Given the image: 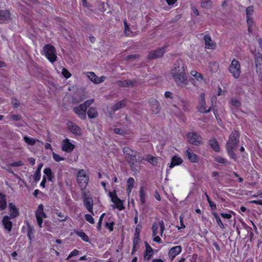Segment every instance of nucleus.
<instances>
[{
  "instance_id": "f257e3e1",
  "label": "nucleus",
  "mask_w": 262,
  "mask_h": 262,
  "mask_svg": "<svg viewBox=\"0 0 262 262\" xmlns=\"http://www.w3.org/2000/svg\"><path fill=\"white\" fill-rule=\"evenodd\" d=\"M187 67L181 59L177 60L171 70V75L177 85L185 87L188 84L186 74Z\"/></svg>"
},
{
  "instance_id": "f03ea898",
  "label": "nucleus",
  "mask_w": 262,
  "mask_h": 262,
  "mask_svg": "<svg viewBox=\"0 0 262 262\" xmlns=\"http://www.w3.org/2000/svg\"><path fill=\"white\" fill-rule=\"evenodd\" d=\"M238 133L236 131L232 132L229 137L228 141L226 144V149L229 156L234 159L236 160V156L234 153L238 140Z\"/></svg>"
},
{
  "instance_id": "7ed1b4c3",
  "label": "nucleus",
  "mask_w": 262,
  "mask_h": 262,
  "mask_svg": "<svg viewBox=\"0 0 262 262\" xmlns=\"http://www.w3.org/2000/svg\"><path fill=\"white\" fill-rule=\"evenodd\" d=\"M76 179L79 186L82 191L85 189L89 182V176L87 174L84 169H79L76 176Z\"/></svg>"
},
{
  "instance_id": "20e7f679",
  "label": "nucleus",
  "mask_w": 262,
  "mask_h": 262,
  "mask_svg": "<svg viewBox=\"0 0 262 262\" xmlns=\"http://www.w3.org/2000/svg\"><path fill=\"white\" fill-rule=\"evenodd\" d=\"M41 54L44 55L51 62L53 63L57 59L55 49L54 47L51 45L48 44L45 45L43 48Z\"/></svg>"
},
{
  "instance_id": "39448f33",
  "label": "nucleus",
  "mask_w": 262,
  "mask_h": 262,
  "mask_svg": "<svg viewBox=\"0 0 262 262\" xmlns=\"http://www.w3.org/2000/svg\"><path fill=\"white\" fill-rule=\"evenodd\" d=\"M228 70L234 78L238 79L241 73L239 62L236 59H233L228 67Z\"/></svg>"
},
{
  "instance_id": "423d86ee",
  "label": "nucleus",
  "mask_w": 262,
  "mask_h": 262,
  "mask_svg": "<svg viewBox=\"0 0 262 262\" xmlns=\"http://www.w3.org/2000/svg\"><path fill=\"white\" fill-rule=\"evenodd\" d=\"M108 195L111 199V201L114 203V205H112L113 208H117L119 210L124 209V207L123 204V202L117 196L115 190L110 191Z\"/></svg>"
},
{
  "instance_id": "0eeeda50",
  "label": "nucleus",
  "mask_w": 262,
  "mask_h": 262,
  "mask_svg": "<svg viewBox=\"0 0 262 262\" xmlns=\"http://www.w3.org/2000/svg\"><path fill=\"white\" fill-rule=\"evenodd\" d=\"M82 196L83 198V202L84 206L86 208L88 211L94 214L93 206L94 201L90 195H87L85 191H82Z\"/></svg>"
},
{
  "instance_id": "6e6552de",
  "label": "nucleus",
  "mask_w": 262,
  "mask_h": 262,
  "mask_svg": "<svg viewBox=\"0 0 262 262\" xmlns=\"http://www.w3.org/2000/svg\"><path fill=\"white\" fill-rule=\"evenodd\" d=\"M35 217L37 221L38 225L40 228L42 227V224L43 219L47 217V214L45 213L43 210V205L40 204L35 212Z\"/></svg>"
},
{
  "instance_id": "1a4fd4ad",
  "label": "nucleus",
  "mask_w": 262,
  "mask_h": 262,
  "mask_svg": "<svg viewBox=\"0 0 262 262\" xmlns=\"http://www.w3.org/2000/svg\"><path fill=\"white\" fill-rule=\"evenodd\" d=\"M190 75L193 78L192 83L194 86H196V82H198L200 84H204L206 83V79L204 76L201 73L195 70H191L190 72Z\"/></svg>"
},
{
  "instance_id": "9d476101",
  "label": "nucleus",
  "mask_w": 262,
  "mask_h": 262,
  "mask_svg": "<svg viewBox=\"0 0 262 262\" xmlns=\"http://www.w3.org/2000/svg\"><path fill=\"white\" fill-rule=\"evenodd\" d=\"M123 152L126 155V157L129 159V164L131 167H133V165L135 164V158L137 155V152L128 147H124Z\"/></svg>"
},
{
  "instance_id": "9b49d317",
  "label": "nucleus",
  "mask_w": 262,
  "mask_h": 262,
  "mask_svg": "<svg viewBox=\"0 0 262 262\" xmlns=\"http://www.w3.org/2000/svg\"><path fill=\"white\" fill-rule=\"evenodd\" d=\"M198 110L200 112L202 113H207L211 111L210 108L208 109L207 108L205 94L204 93H201L199 95Z\"/></svg>"
},
{
  "instance_id": "f8f14e48",
  "label": "nucleus",
  "mask_w": 262,
  "mask_h": 262,
  "mask_svg": "<svg viewBox=\"0 0 262 262\" xmlns=\"http://www.w3.org/2000/svg\"><path fill=\"white\" fill-rule=\"evenodd\" d=\"M187 139L191 144L198 145L202 143V137L195 132L189 133L187 134Z\"/></svg>"
},
{
  "instance_id": "ddd939ff",
  "label": "nucleus",
  "mask_w": 262,
  "mask_h": 262,
  "mask_svg": "<svg viewBox=\"0 0 262 262\" xmlns=\"http://www.w3.org/2000/svg\"><path fill=\"white\" fill-rule=\"evenodd\" d=\"M86 77L94 83L99 84L103 82L106 79L105 76L98 77L94 72H88L84 73Z\"/></svg>"
},
{
  "instance_id": "4468645a",
  "label": "nucleus",
  "mask_w": 262,
  "mask_h": 262,
  "mask_svg": "<svg viewBox=\"0 0 262 262\" xmlns=\"http://www.w3.org/2000/svg\"><path fill=\"white\" fill-rule=\"evenodd\" d=\"M86 108L82 104L73 108L74 112L78 116L79 118L82 120L86 119Z\"/></svg>"
},
{
  "instance_id": "2eb2a0df",
  "label": "nucleus",
  "mask_w": 262,
  "mask_h": 262,
  "mask_svg": "<svg viewBox=\"0 0 262 262\" xmlns=\"http://www.w3.org/2000/svg\"><path fill=\"white\" fill-rule=\"evenodd\" d=\"M75 148V145L68 138L63 140L61 144V149L67 152H72Z\"/></svg>"
},
{
  "instance_id": "dca6fc26",
  "label": "nucleus",
  "mask_w": 262,
  "mask_h": 262,
  "mask_svg": "<svg viewBox=\"0 0 262 262\" xmlns=\"http://www.w3.org/2000/svg\"><path fill=\"white\" fill-rule=\"evenodd\" d=\"M159 227L160 228V234L162 236L165 230L164 223L163 221L159 222L158 224L154 223L152 226V236H156L158 233Z\"/></svg>"
},
{
  "instance_id": "f3484780",
  "label": "nucleus",
  "mask_w": 262,
  "mask_h": 262,
  "mask_svg": "<svg viewBox=\"0 0 262 262\" xmlns=\"http://www.w3.org/2000/svg\"><path fill=\"white\" fill-rule=\"evenodd\" d=\"M183 162V159L179 156L176 155L172 157L171 162L168 166V169H166V173L168 174L169 170L176 166L181 165Z\"/></svg>"
},
{
  "instance_id": "a211bd4d",
  "label": "nucleus",
  "mask_w": 262,
  "mask_h": 262,
  "mask_svg": "<svg viewBox=\"0 0 262 262\" xmlns=\"http://www.w3.org/2000/svg\"><path fill=\"white\" fill-rule=\"evenodd\" d=\"M255 62L257 74L262 76V55L260 53H257L255 54Z\"/></svg>"
},
{
  "instance_id": "6ab92c4d",
  "label": "nucleus",
  "mask_w": 262,
  "mask_h": 262,
  "mask_svg": "<svg viewBox=\"0 0 262 262\" xmlns=\"http://www.w3.org/2000/svg\"><path fill=\"white\" fill-rule=\"evenodd\" d=\"M185 154L187 158L191 163H195L199 161V157L193 152L191 148H187Z\"/></svg>"
},
{
  "instance_id": "aec40b11",
  "label": "nucleus",
  "mask_w": 262,
  "mask_h": 262,
  "mask_svg": "<svg viewBox=\"0 0 262 262\" xmlns=\"http://www.w3.org/2000/svg\"><path fill=\"white\" fill-rule=\"evenodd\" d=\"M204 40L205 44V48L213 50L216 48V44L208 35H205L204 37Z\"/></svg>"
},
{
  "instance_id": "412c9836",
  "label": "nucleus",
  "mask_w": 262,
  "mask_h": 262,
  "mask_svg": "<svg viewBox=\"0 0 262 262\" xmlns=\"http://www.w3.org/2000/svg\"><path fill=\"white\" fill-rule=\"evenodd\" d=\"M11 219L9 216L5 215L2 220V223L5 230L9 232L11 231L12 227V223L10 221Z\"/></svg>"
},
{
  "instance_id": "4be33fe9",
  "label": "nucleus",
  "mask_w": 262,
  "mask_h": 262,
  "mask_svg": "<svg viewBox=\"0 0 262 262\" xmlns=\"http://www.w3.org/2000/svg\"><path fill=\"white\" fill-rule=\"evenodd\" d=\"M149 104L152 112L157 114L160 112V107L159 102L155 99L151 98L149 100Z\"/></svg>"
},
{
  "instance_id": "5701e85b",
  "label": "nucleus",
  "mask_w": 262,
  "mask_h": 262,
  "mask_svg": "<svg viewBox=\"0 0 262 262\" xmlns=\"http://www.w3.org/2000/svg\"><path fill=\"white\" fill-rule=\"evenodd\" d=\"M164 48H159L150 52L148 57L150 59L157 58L161 57L164 53Z\"/></svg>"
},
{
  "instance_id": "b1692460",
  "label": "nucleus",
  "mask_w": 262,
  "mask_h": 262,
  "mask_svg": "<svg viewBox=\"0 0 262 262\" xmlns=\"http://www.w3.org/2000/svg\"><path fill=\"white\" fill-rule=\"evenodd\" d=\"M136 83V81L132 80H124L117 82V85L121 87H131L135 85Z\"/></svg>"
},
{
  "instance_id": "393cba45",
  "label": "nucleus",
  "mask_w": 262,
  "mask_h": 262,
  "mask_svg": "<svg viewBox=\"0 0 262 262\" xmlns=\"http://www.w3.org/2000/svg\"><path fill=\"white\" fill-rule=\"evenodd\" d=\"M145 248L146 249L144 253V258L145 259L149 260L153 255L154 250L147 243H145Z\"/></svg>"
},
{
  "instance_id": "a878e982",
  "label": "nucleus",
  "mask_w": 262,
  "mask_h": 262,
  "mask_svg": "<svg viewBox=\"0 0 262 262\" xmlns=\"http://www.w3.org/2000/svg\"><path fill=\"white\" fill-rule=\"evenodd\" d=\"M9 208L10 211V216L12 219L16 217L19 213L18 209L16 207L15 205L10 203L9 204Z\"/></svg>"
},
{
  "instance_id": "bb28decb",
  "label": "nucleus",
  "mask_w": 262,
  "mask_h": 262,
  "mask_svg": "<svg viewBox=\"0 0 262 262\" xmlns=\"http://www.w3.org/2000/svg\"><path fill=\"white\" fill-rule=\"evenodd\" d=\"M182 251V248L180 246H177L171 248L169 251V255L172 258L175 257Z\"/></svg>"
},
{
  "instance_id": "cd10ccee",
  "label": "nucleus",
  "mask_w": 262,
  "mask_h": 262,
  "mask_svg": "<svg viewBox=\"0 0 262 262\" xmlns=\"http://www.w3.org/2000/svg\"><path fill=\"white\" fill-rule=\"evenodd\" d=\"M68 128L71 132L76 135L80 134V128L77 125L74 124L73 122L68 123Z\"/></svg>"
},
{
  "instance_id": "c85d7f7f",
  "label": "nucleus",
  "mask_w": 262,
  "mask_h": 262,
  "mask_svg": "<svg viewBox=\"0 0 262 262\" xmlns=\"http://www.w3.org/2000/svg\"><path fill=\"white\" fill-rule=\"evenodd\" d=\"M11 14L8 10H0V20H8L10 19Z\"/></svg>"
},
{
  "instance_id": "c756f323",
  "label": "nucleus",
  "mask_w": 262,
  "mask_h": 262,
  "mask_svg": "<svg viewBox=\"0 0 262 262\" xmlns=\"http://www.w3.org/2000/svg\"><path fill=\"white\" fill-rule=\"evenodd\" d=\"M145 160L154 166H156L158 163V158L150 155H146L145 156Z\"/></svg>"
},
{
  "instance_id": "7c9ffc66",
  "label": "nucleus",
  "mask_w": 262,
  "mask_h": 262,
  "mask_svg": "<svg viewBox=\"0 0 262 262\" xmlns=\"http://www.w3.org/2000/svg\"><path fill=\"white\" fill-rule=\"evenodd\" d=\"M87 114L90 119H93L98 116V113L96 107H91L88 109Z\"/></svg>"
},
{
  "instance_id": "2f4dec72",
  "label": "nucleus",
  "mask_w": 262,
  "mask_h": 262,
  "mask_svg": "<svg viewBox=\"0 0 262 262\" xmlns=\"http://www.w3.org/2000/svg\"><path fill=\"white\" fill-rule=\"evenodd\" d=\"M135 179L133 178H129L127 180V188H126V191L128 194V195H129L133 188L134 186L135 185Z\"/></svg>"
},
{
  "instance_id": "473e14b6",
  "label": "nucleus",
  "mask_w": 262,
  "mask_h": 262,
  "mask_svg": "<svg viewBox=\"0 0 262 262\" xmlns=\"http://www.w3.org/2000/svg\"><path fill=\"white\" fill-rule=\"evenodd\" d=\"M25 142L29 145L33 146L35 145L36 142H40L36 138H33L28 136H25L24 137Z\"/></svg>"
},
{
  "instance_id": "72a5a7b5",
  "label": "nucleus",
  "mask_w": 262,
  "mask_h": 262,
  "mask_svg": "<svg viewBox=\"0 0 262 262\" xmlns=\"http://www.w3.org/2000/svg\"><path fill=\"white\" fill-rule=\"evenodd\" d=\"M126 100H123L122 101L117 102L113 107V111H116L126 105Z\"/></svg>"
},
{
  "instance_id": "f704fd0d",
  "label": "nucleus",
  "mask_w": 262,
  "mask_h": 262,
  "mask_svg": "<svg viewBox=\"0 0 262 262\" xmlns=\"http://www.w3.org/2000/svg\"><path fill=\"white\" fill-rule=\"evenodd\" d=\"M7 207L6 199L5 195L0 193V210H3Z\"/></svg>"
},
{
  "instance_id": "c9c22d12",
  "label": "nucleus",
  "mask_w": 262,
  "mask_h": 262,
  "mask_svg": "<svg viewBox=\"0 0 262 262\" xmlns=\"http://www.w3.org/2000/svg\"><path fill=\"white\" fill-rule=\"evenodd\" d=\"M209 144L214 150L216 152L220 151V146L215 139H212L210 140L209 141Z\"/></svg>"
},
{
  "instance_id": "e433bc0d",
  "label": "nucleus",
  "mask_w": 262,
  "mask_h": 262,
  "mask_svg": "<svg viewBox=\"0 0 262 262\" xmlns=\"http://www.w3.org/2000/svg\"><path fill=\"white\" fill-rule=\"evenodd\" d=\"M76 234L79 236L83 241L85 242H89V236L82 230L76 231Z\"/></svg>"
},
{
  "instance_id": "4c0bfd02",
  "label": "nucleus",
  "mask_w": 262,
  "mask_h": 262,
  "mask_svg": "<svg viewBox=\"0 0 262 262\" xmlns=\"http://www.w3.org/2000/svg\"><path fill=\"white\" fill-rule=\"evenodd\" d=\"M43 172H44L45 174L48 178V180L52 182L53 179L54 178V176H53V173L52 172L51 168H46L43 170Z\"/></svg>"
},
{
  "instance_id": "58836bf2",
  "label": "nucleus",
  "mask_w": 262,
  "mask_h": 262,
  "mask_svg": "<svg viewBox=\"0 0 262 262\" xmlns=\"http://www.w3.org/2000/svg\"><path fill=\"white\" fill-rule=\"evenodd\" d=\"M214 160L217 163L223 164L224 165L229 164V162H228L227 160L220 156H214Z\"/></svg>"
},
{
  "instance_id": "ea45409f",
  "label": "nucleus",
  "mask_w": 262,
  "mask_h": 262,
  "mask_svg": "<svg viewBox=\"0 0 262 262\" xmlns=\"http://www.w3.org/2000/svg\"><path fill=\"white\" fill-rule=\"evenodd\" d=\"M201 7L204 8L208 9L212 6V2L211 0H201Z\"/></svg>"
},
{
  "instance_id": "a19ab883",
  "label": "nucleus",
  "mask_w": 262,
  "mask_h": 262,
  "mask_svg": "<svg viewBox=\"0 0 262 262\" xmlns=\"http://www.w3.org/2000/svg\"><path fill=\"white\" fill-rule=\"evenodd\" d=\"M212 214L214 216V217L216 220V222L217 224H218V225L220 226V227L222 229H224V225L223 223H222V222L220 217H219V215L217 214V213L216 212H214L212 213Z\"/></svg>"
},
{
  "instance_id": "79ce46f5",
  "label": "nucleus",
  "mask_w": 262,
  "mask_h": 262,
  "mask_svg": "<svg viewBox=\"0 0 262 262\" xmlns=\"http://www.w3.org/2000/svg\"><path fill=\"white\" fill-rule=\"evenodd\" d=\"M254 12V7L252 6L248 7L246 9V18L252 17Z\"/></svg>"
},
{
  "instance_id": "37998d69",
  "label": "nucleus",
  "mask_w": 262,
  "mask_h": 262,
  "mask_svg": "<svg viewBox=\"0 0 262 262\" xmlns=\"http://www.w3.org/2000/svg\"><path fill=\"white\" fill-rule=\"evenodd\" d=\"M188 104L187 102H186V101H185L183 100H180V101L179 103V107H178V108L179 110H182L184 111H186L188 108Z\"/></svg>"
},
{
  "instance_id": "c03bdc74",
  "label": "nucleus",
  "mask_w": 262,
  "mask_h": 262,
  "mask_svg": "<svg viewBox=\"0 0 262 262\" xmlns=\"http://www.w3.org/2000/svg\"><path fill=\"white\" fill-rule=\"evenodd\" d=\"M139 198L140 203L142 204H144L145 203V193L143 188H141L139 191Z\"/></svg>"
},
{
  "instance_id": "a18cd8bd",
  "label": "nucleus",
  "mask_w": 262,
  "mask_h": 262,
  "mask_svg": "<svg viewBox=\"0 0 262 262\" xmlns=\"http://www.w3.org/2000/svg\"><path fill=\"white\" fill-rule=\"evenodd\" d=\"M124 24L125 26L124 33L126 36H132V32L130 30L129 26L128 25L126 20H124Z\"/></svg>"
},
{
  "instance_id": "49530a36",
  "label": "nucleus",
  "mask_w": 262,
  "mask_h": 262,
  "mask_svg": "<svg viewBox=\"0 0 262 262\" xmlns=\"http://www.w3.org/2000/svg\"><path fill=\"white\" fill-rule=\"evenodd\" d=\"M246 19L248 27V31L249 33H251L252 31V26L254 23L253 17L246 18Z\"/></svg>"
},
{
  "instance_id": "de8ad7c7",
  "label": "nucleus",
  "mask_w": 262,
  "mask_h": 262,
  "mask_svg": "<svg viewBox=\"0 0 262 262\" xmlns=\"http://www.w3.org/2000/svg\"><path fill=\"white\" fill-rule=\"evenodd\" d=\"M55 213L59 217L58 220L60 222L65 221L68 217V216H66L62 212L58 210L56 211Z\"/></svg>"
},
{
  "instance_id": "09e8293b",
  "label": "nucleus",
  "mask_w": 262,
  "mask_h": 262,
  "mask_svg": "<svg viewBox=\"0 0 262 262\" xmlns=\"http://www.w3.org/2000/svg\"><path fill=\"white\" fill-rule=\"evenodd\" d=\"M85 219L86 221L89 222L91 224H94L95 220L91 214H86L85 215Z\"/></svg>"
},
{
  "instance_id": "8fccbe9b",
  "label": "nucleus",
  "mask_w": 262,
  "mask_h": 262,
  "mask_svg": "<svg viewBox=\"0 0 262 262\" xmlns=\"http://www.w3.org/2000/svg\"><path fill=\"white\" fill-rule=\"evenodd\" d=\"M115 223L114 222H106L105 223V227L109 229L110 232H112L114 230V225Z\"/></svg>"
},
{
  "instance_id": "3c124183",
  "label": "nucleus",
  "mask_w": 262,
  "mask_h": 262,
  "mask_svg": "<svg viewBox=\"0 0 262 262\" xmlns=\"http://www.w3.org/2000/svg\"><path fill=\"white\" fill-rule=\"evenodd\" d=\"M53 158L56 162H60L64 160L63 158L55 152H53Z\"/></svg>"
},
{
  "instance_id": "603ef678",
  "label": "nucleus",
  "mask_w": 262,
  "mask_h": 262,
  "mask_svg": "<svg viewBox=\"0 0 262 262\" xmlns=\"http://www.w3.org/2000/svg\"><path fill=\"white\" fill-rule=\"evenodd\" d=\"M82 96H76L72 99V102L73 103H79L82 100H83Z\"/></svg>"
},
{
  "instance_id": "864d4df0",
  "label": "nucleus",
  "mask_w": 262,
  "mask_h": 262,
  "mask_svg": "<svg viewBox=\"0 0 262 262\" xmlns=\"http://www.w3.org/2000/svg\"><path fill=\"white\" fill-rule=\"evenodd\" d=\"M230 103L232 105L236 107H238L241 105L240 101L235 98H232L231 100Z\"/></svg>"
},
{
  "instance_id": "5fc2aeb1",
  "label": "nucleus",
  "mask_w": 262,
  "mask_h": 262,
  "mask_svg": "<svg viewBox=\"0 0 262 262\" xmlns=\"http://www.w3.org/2000/svg\"><path fill=\"white\" fill-rule=\"evenodd\" d=\"M143 160H145V157H142L140 154L137 152V155L135 158V163L137 162L138 163H140Z\"/></svg>"
},
{
  "instance_id": "6e6d98bb",
  "label": "nucleus",
  "mask_w": 262,
  "mask_h": 262,
  "mask_svg": "<svg viewBox=\"0 0 262 262\" xmlns=\"http://www.w3.org/2000/svg\"><path fill=\"white\" fill-rule=\"evenodd\" d=\"M79 253V251L76 249H74L72 251L69 256L67 257V259H69L70 258L76 256L78 255Z\"/></svg>"
},
{
  "instance_id": "4d7b16f0",
  "label": "nucleus",
  "mask_w": 262,
  "mask_h": 262,
  "mask_svg": "<svg viewBox=\"0 0 262 262\" xmlns=\"http://www.w3.org/2000/svg\"><path fill=\"white\" fill-rule=\"evenodd\" d=\"M61 73L63 76L67 79L70 78L71 76L70 73L65 68L62 69Z\"/></svg>"
},
{
  "instance_id": "13d9d810",
  "label": "nucleus",
  "mask_w": 262,
  "mask_h": 262,
  "mask_svg": "<svg viewBox=\"0 0 262 262\" xmlns=\"http://www.w3.org/2000/svg\"><path fill=\"white\" fill-rule=\"evenodd\" d=\"M94 101V99H90V100H88L86 101H85L83 104H82L83 105H84V106H85V108H86V109L88 108V107L91 105Z\"/></svg>"
},
{
  "instance_id": "bf43d9fd",
  "label": "nucleus",
  "mask_w": 262,
  "mask_h": 262,
  "mask_svg": "<svg viewBox=\"0 0 262 262\" xmlns=\"http://www.w3.org/2000/svg\"><path fill=\"white\" fill-rule=\"evenodd\" d=\"M23 165V163L21 161L11 163L9 166L11 167H19Z\"/></svg>"
},
{
  "instance_id": "052dcab7",
  "label": "nucleus",
  "mask_w": 262,
  "mask_h": 262,
  "mask_svg": "<svg viewBox=\"0 0 262 262\" xmlns=\"http://www.w3.org/2000/svg\"><path fill=\"white\" fill-rule=\"evenodd\" d=\"M142 229V226L140 225H138L135 229V235L138 237L139 236L140 232Z\"/></svg>"
},
{
  "instance_id": "680f3d73",
  "label": "nucleus",
  "mask_w": 262,
  "mask_h": 262,
  "mask_svg": "<svg viewBox=\"0 0 262 262\" xmlns=\"http://www.w3.org/2000/svg\"><path fill=\"white\" fill-rule=\"evenodd\" d=\"M40 177H41V172L36 171L35 174H34V179L35 181H39L40 179Z\"/></svg>"
},
{
  "instance_id": "e2e57ef3",
  "label": "nucleus",
  "mask_w": 262,
  "mask_h": 262,
  "mask_svg": "<svg viewBox=\"0 0 262 262\" xmlns=\"http://www.w3.org/2000/svg\"><path fill=\"white\" fill-rule=\"evenodd\" d=\"M180 227H178V229H184L185 228V225L183 223V218L180 216Z\"/></svg>"
},
{
  "instance_id": "0e129e2a",
  "label": "nucleus",
  "mask_w": 262,
  "mask_h": 262,
  "mask_svg": "<svg viewBox=\"0 0 262 262\" xmlns=\"http://www.w3.org/2000/svg\"><path fill=\"white\" fill-rule=\"evenodd\" d=\"M114 132L117 134L123 135L124 132L120 128H116L114 129Z\"/></svg>"
},
{
  "instance_id": "69168bd1",
  "label": "nucleus",
  "mask_w": 262,
  "mask_h": 262,
  "mask_svg": "<svg viewBox=\"0 0 262 262\" xmlns=\"http://www.w3.org/2000/svg\"><path fill=\"white\" fill-rule=\"evenodd\" d=\"M191 11H192V13L194 15H195L196 16H198L199 15V12L195 7L192 6L191 7Z\"/></svg>"
},
{
  "instance_id": "338daca9",
  "label": "nucleus",
  "mask_w": 262,
  "mask_h": 262,
  "mask_svg": "<svg viewBox=\"0 0 262 262\" xmlns=\"http://www.w3.org/2000/svg\"><path fill=\"white\" fill-rule=\"evenodd\" d=\"M221 215L224 219H230L231 218V215L229 213H222Z\"/></svg>"
},
{
  "instance_id": "774afa93",
  "label": "nucleus",
  "mask_w": 262,
  "mask_h": 262,
  "mask_svg": "<svg viewBox=\"0 0 262 262\" xmlns=\"http://www.w3.org/2000/svg\"><path fill=\"white\" fill-rule=\"evenodd\" d=\"M12 103L15 107H17L19 105V101L15 99L12 100Z\"/></svg>"
}]
</instances>
